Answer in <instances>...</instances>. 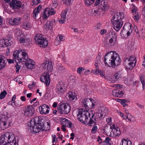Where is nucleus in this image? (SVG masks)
I'll use <instances>...</instances> for the list:
<instances>
[{
    "label": "nucleus",
    "instance_id": "nucleus-1",
    "mask_svg": "<svg viewBox=\"0 0 145 145\" xmlns=\"http://www.w3.org/2000/svg\"><path fill=\"white\" fill-rule=\"evenodd\" d=\"M77 116L79 121L89 126H92L96 123L95 118H94V115H93L91 118L89 117V119H88L89 117L79 114H77Z\"/></svg>",
    "mask_w": 145,
    "mask_h": 145
},
{
    "label": "nucleus",
    "instance_id": "nucleus-2",
    "mask_svg": "<svg viewBox=\"0 0 145 145\" xmlns=\"http://www.w3.org/2000/svg\"><path fill=\"white\" fill-rule=\"evenodd\" d=\"M13 56L14 60H15L16 61V59H17L19 62H23L25 61V58H28L27 53L24 50L15 51L14 52Z\"/></svg>",
    "mask_w": 145,
    "mask_h": 145
},
{
    "label": "nucleus",
    "instance_id": "nucleus-3",
    "mask_svg": "<svg viewBox=\"0 0 145 145\" xmlns=\"http://www.w3.org/2000/svg\"><path fill=\"white\" fill-rule=\"evenodd\" d=\"M40 120L38 117L35 118L30 121V130L31 132H34L35 133H39L40 129L39 126H37V124Z\"/></svg>",
    "mask_w": 145,
    "mask_h": 145
},
{
    "label": "nucleus",
    "instance_id": "nucleus-4",
    "mask_svg": "<svg viewBox=\"0 0 145 145\" xmlns=\"http://www.w3.org/2000/svg\"><path fill=\"white\" fill-rule=\"evenodd\" d=\"M114 52L110 51L105 55L104 60L106 65L109 67L112 66L115 56Z\"/></svg>",
    "mask_w": 145,
    "mask_h": 145
},
{
    "label": "nucleus",
    "instance_id": "nucleus-5",
    "mask_svg": "<svg viewBox=\"0 0 145 145\" xmlns=\"http://www.w3.org/2000/svg\"><path fill=\"white\" fill-rule=\"evenodd\" d=\"M35 40L37 44L39 45L40 47L43 48L46 47L48 44L47 41L42 37V35L40 34L36 35L35 37Z\"/></svg>",
    "mask_w": 145,
    "mask_h": 145
},
{
    "label": "nucleus",
    "instance_id": "nucleus-6",
    "mask_svg": "<svg viewBox=\"0 0 145 145\" xmlns=\"http://www.w3.org/2000/svg\"><path fill=\"white\" fill-rule=\"evenodd\" d=\"M11 138V136L8 133H6L4 135H1L0 139V144L1 145H7L10 143L13 139H15L14 137Z\"/></svg>",
    "mask_w": 145,
    "mask_h": 145
},
{
    "label": "nucleus",
    "instance_id": "nucleus-7",
    "mask_svg": "<svg viewBox=\"0 0 145 145\" xmlns=\"http://www.w3.org/2000/svg\"><path fill=\"white\" fill-rule=\"evenodd\" d=\"M82 103L83 106L85 107H93L96 104L95 101L92 98L85 99L82 100Z\"/></svg>",
    "mask_w": 145,
    "mask_h": 145
},
{
    "label": "nucleus",
    "instance_id": "nucleus-8",
    "mask_svg": "<svg viewBox=\"0 0 145 145\" xmlns=\"http://www.w3.org/2000/svg\"><path fill=\"white\" fill-rule=\"evenodd\" d=\"M24 115L26 116L31 117L34 114L35 110L32 106H27L23 110Z\"/></svg>",
    "mask_w": 145,
    "mask_h": 145
},
{
    "label": "nucleus",
    "instance_id": "nucleus-9",
    "mask_svg": "<svg viewBox=\"0 0 145 145\" xmlns=\"http://www.w3.org/2000/svg\"><path fill=\"white\" fill-rule=\"evenodd\" d=\"M43 75L40 78V81L44 83L48 86L50 83V79L49 74L48 72H44Z\"/></svg>",
    "mask_w": 145,
    "mask_h": 145
},
{
    "label": "nucleus",
    "instance_id": "nucleus-10",
    "mask_svg": "<svg viewBox=\"0 0 145 145\" xmlns=\"http://www.w3.org/2000/svg\"><path fill=\"white\" fill-rule=\"evenodd\" d=\"M41 67L45 71L49 72H51L53 69L52 63L51 62L46 61V62H44L41 64Z\"/></svg>",
    "mask_w": 145,
    "mask_h": 145
},
{
    "label": "nucleus",
    "instance_id": "nucleus-11",
    "mask_svg": "<svg viewBox=\"0 0 145 145\" xmlns=\"http://www.w3.org/2000/svg\"><path fill=\"white\" fill-rule=\"evenodd\" d=\"M61 108V110L59 111L60 114H67L69 112L71 109V107L68 103H62Z\"/></svg>",
    "mask_w": 145,
    "mask_h": 145
},
{
    "label": "nucleus",
    "instance_id": "nucleus-12",
    "mask_svg": "<svg viewBox=\"0 0 145 145\" xmlns=\"http://www.w3.org/2000/svg\"><path fill=\"white\" fill-rule=\"evenodd\" d=\"M22 4L20 1L12 0L11 2L10 3V5L13 9H19L21 7Z\"/></svg>",
    "mask_w": 145,
    "mask_h": 145
},
{
    "label": "nucleus",
    "instance_id": "nucleus-13",
    "mask_svg": "<svg viewBox=\"0 0 145 145\" xmlns=\"http://www.w3.org/2000/svg\"><path fill=\"white\" fill-rule=\"evenodd\" d=\"M13 44V41L10 39H6L5 40H2L0 42V46L2 47H5L11 46Z\"/></svg>",
    "mask_w": 145,
    "mask_h": 145
},
{
    "label": "nucleus",
    "instance_id": "nucleus-14",
    "mask_svg": "<svg viewBox=\"0 0 145 145\" xmlns=\"http://www.w3.org/2000/svg\"><path fill=\"white\" fill-rule=\"evenodd\" d=\"M50 109L49 106L44 104L39 107L40 113L42 114H46L48 113Z\"/></svg>",
    "mask_w": 145,
    "mask_h": 145
},
{
    "label": "nucleus",
    "instance_id": "nucleus-15",
    "mask_svg": "<svg viewBox=\"0 0 145 145\" xmlns=\"http://www.w3.org/2000/svg\"><path fill=\"white\" fill-rule=\"evenodd\" d=\"M114 60L113 63H112V66L113 67H114L115 66H118L120 64V63L121 62V59L119 57L118 55L115 52H114Z\"/></svg>",
    "mask_w": 145,
    "mask_h": 145
},
{
    "label": "nucleus",
    "instance_id": "nucleus-16",
    "mask_svg": "<svg viewBox=\"0 0 145 145\" xmlns=\"http://www.w3.org/2000/svg\"><path fill=\"white\" fill-rule=\"evenodd\" d=\"M111 36H110V39H108L109 40V47L113 45L116 40L117 37L114 32H111Z\"/></svg>",
    "mask_w": 145,
    "mask_h": 145
},
{
    "label": "nucleus",
    "instance_id": "nucleus-17",
    "mask_svg": "<svg viewBox=\"0 0 145 145\" xmlns=\"http://www.w3.org/2000/svg\"><path fill=\"white\" fill-rule=\"evenodd\" d=\"M123 64L126 68L129 69H132L136 65L135 63L133 62H130L128 60L126 59L124 61Z\"/></svg>",
    "mask_w": 145,
    "mask_h": 145
},
{
    "label": "nucleus",
    "instance_id": "nucleus-18",
    "mask_svg": "<svg viewBox=\"0 0 145 145\" xmlns=\"http://www.w3.org/2000/svg\"><path fill=\"white\" fill-rule=\"evenodd\" d=\"M107 111L106 110H105L104 111H102L101 113L98 112L95 113V114H94L95 115L94 118H95L96 120V119L99 120H101L102 117H104L107 115Z\"/></svg>",
    "mask_w": 145,
    "mask_h": 145
},
{
    "label": "nucleus",
    "instance_id": "nucleus-19",
    "mask_svg": "<svg viewBox=\"0 0 145 145\" xmlns=\"http://www.w3.org/2000/svg\"><path fill=\"white\" fill-rule=\"evenodd\" d=\"M7 63V59L5 57L0 55V70L5 67Z\"/></svg>",
    "mask_w": 145,
    "mask_h": 145
},
{
    "label": "nucleus",
    "instance_id": "nucleus-20",
    "mask_svg": "<svg viewBox=\"0 0 145 145\" xmlns=\"http://www.w3.org/2000/svg\"><path fill=\"white\" fill-rule=\"evenodd\" d=\"M123 24V22L120 20L113 24L114 29L117 31H118L121 27Z\"/></svg>",
    "mask_w": 145,
    "mask_h": 145
},
{
    "label": "nucleus",
    "instance_id": "nucleus-21",
    "mask_svg": "<svg viewBox=\"0 0 145 145\" xmlns=\"http://www.w3.org/2000/svg\"><path fill=\"white\" fill-rule=\"evenodd\" d=\"M47 11H48V14L50 15H53L55 13V12L54 11V9L52 8L50 9V8H46L43 12V15L42 17L44 19H46L48 18L47 15L45 14L46 12H47Z\"/></svg>",
    "mask_w": 145,
    "mask_h": 145
},
{
    "label": "nucleus",
    "instance_id": "nucleus-22",
    "mask_svg": "<svg viewBox=\"0 0 145 145\" xmlns=\"http://www.w3.org/2000/svg\"><path fill=\"white\" fill-rule=\"evenodd\" d=\"M21 19L20 17L15 18L13 19H10L9 22L10 24L12 25H17L19 24Z\"/></svg>",
    "mask_w": 145,
    "mask_h": 145
},
{
    "label": "nucleus",
    "instance_id": "nucleus-23",
    "mask_svg": "<svg viewBox=\"0 0 145 145\" xmlns=\"http://www.w3.org/2000/svg\"><path fill=\"white\" fill-rule=\"evenodd\" d=\"M118 13H117L115 14L112 18L111 21L112 24L116 22L120 21L124 18L123 16L121 18H120L119 16L118 17Z\"/></svg>",
    "mask_w": 145,
    "mask_h": 145
},
{
    "label": "nucleus",
    "instance_id": "nucleus-24",
    "mask_svg": "<svg viewBox=\"0 0 145 145\" xmlns=\"http://www.w3.org/2000/svg\"><path fill=\"white\" fill-rule=\"evenodd\" d=\"M66 89L63 86V85L61 84L59 82L57 86L56 91L59 93H63L65 91Z\"/></svg>",
    "mask_w": 145,
    "mask_h": 145
},
{
    "label": "nucleus",
    "instance_id": "nucleus-25",
    "mask_svg": "<svg viewBox=\"0 0 145 145\" xmlns=\"http://www.w3.org/2000/svg\"><path fill=\"white\" fill-rule=\"evenodd\" d=\"M67 12V11L66 10H65L63 12L61 13V18L60 20H59V22L60 24H64L65 22V19Z\"/></svg>",
    "mask_w": 145,
    "mask_h": 145
},
{
    "label": "nucleus",
    "instance_id": "nucleus-26",
    "mask_svg": "<svg viewBox=\"0 0 145 145\" xmlns=\"http://www.w3.org/2000/svg\"><path fill=\"white\" fill-rule=\"evenodd\" d=\"M56 21L55 20H53L52 19L50 20L49 21H48L44 26L45 28L46 29H49L50 27L55 24Z\"/></svg>",
    "mask_w": 145,
    "mask_h": 145
},
{
    "label": "nucleus",
    "instance_id": "nucleus-27",
    "mask_svg": "<svg viewBox=\"0 0 145 145\" xmlns=\"http://www.w3.org/2000/svg\"><path fill=\"white\" fill-rule=\"evenodd\" d=\"M78 114H81L82 115L87 116L89 117L90 114L87 111V110H85V109L83 108H81L79 110Z\"/></svg>",
    "mask_w": 145,
    "mask_h": 145
},
{
    "label": "nucleus",
    "instance_id": "nucleus-28",
    "mask_svg": "<svg viewBox=\"0 0 145 145\" xmlns=\"http://www.w3.org/2000/svg\"><path fill=\"white\" fill-rule=\"evenodd\" d=\"M112 94L113 95L116 97H121L123 95V91H118L116 89L112 91Z\"/></svg>",
    "mask_w": 145,
    "mask_h": 145
},
{
    "label": "nucleus",
    "instance_id": "nucleus-29",
    "mask_svg": "<svg viewBox=\"0 0 145 145\" xmlns=\"http://www.w3.org/2000/svg\"><path fill=\"white\" fill-rule=\"evenodd\" d=\"M41 5H39L37 7L35 8V9L33 11V17L35 18H36L37 16V15L40 10V9L41 8Z\"/></svg>",
    "mask_w": 145,
    "mask_h": 145
},
{
    "label": "nucleus",
    "instance_id": "nucleus-30",
    "mask_svg": "<svg viewBox=\"0 0 145 145\" xmlns=\"http://www.w3.org/2000/svg\"><path fill=\"white\" fill-rule=\"evenodd\" d=\"M8 127V125H7V122L5 121H3L0 120V129L4 130L5 129Z\"/></svg>",
    "mask_w": 145,
    "mask_h": 145
},
{
    "label": "nucleus",
    "instance_id": "nucleus-31",
    "mask_svg": "<svg viewBox=\"0 0 145 145\" xmlns=\"http://www.w3.org/2000/svg\"><path fill=\"white\" fill-rule=\"evenodd\" d=\"M37 125V126H39L40 130L42 129L44 131H47V129H46L45 126L42 120H40Z\"/></svg>",
    "mask_w": 145,
    "mask_h": 145
},
{
    "label": "nucleus",
    "instance_id": "nucleus-32",
    "mask_svg": "<svg viewBox=\"0 0 145 145\" xmlns=\"http://www.w3.org/2000/svg\"><path fill=\"white\" fill-rule=\"evenodd\" d=\"M131 25L129 23H127L125 24L123 26V29H124L126 31H131Z\"/></svg>",
    "mask_w": 145,
    "mask_h": 145
},
{
    "label": "nucleus",
    "instance_id": "nucleus-33",
    "mask_svg": "<svg viewBox=\"0 0 145 145\" xmlns=\"http://www.w3.org/2000/svg\"><path fill=\"white\" fill-rule=\"evenodd\" d=\"M121 76V74L120 72H118L115 73L112 76V79L114 81H116L118 79H119Z\"/></svg>",
    "mask_w": 145,
    "mask_h": 145
},
{
    "label": "nucleus",
    "instance_id": "nucleus-34",
    "mask_svg": "<svg viewBox=\"0 0 145 145\" xmlns=\"http://www.w3.org/2000/svg\"><path fill=\"white\" fill-rule=\"evenodd\" d=\"M23 27L25 29H28L31 27L32 25L30 23L27 22L23 23Z\"/></svg>",
    "mask_w": 145,
    "mask_h": 145
},
{
    "label": "nucleus",
    "instance_id": "nucleus-35",
    "mask_svg": "<svg viewBox=\"0 0 145 145\" xmlns=\"http://www.w3.org/2000/svg\"><path fill=\"white\" fill-rule=\"evenodd\" d=\"M127 140H127H122L121 145H132L131 142L129 140Z\"/></svg>",
    "mask_w": 145,
    "mask_h": 145
},
{
    "label": "nucleus",
    "instance_id": "nucleus-36",
    "mask_svg": "<svg viewBox=\"0 0 145 145\" xmlns=\"http://www.w3.org/2000/svg\"><path fill=\"white\" fill-rule=\"evenodd\" d=\"M101 3L102 5L103 3L104 4L103 6V7L104 10L105 11H107L108 10L110 7L108 6L107 5L106 2L104 1H101Z\"/></svg>",
    "mask_w": 145,
    "mask_h": 145
},
{
    "label": "nucleus",
    "instance_id": "nucleus-37",
    "mask_svg": "<svg viewBox=\"0 0 145 145\" xmlns=\"http://www.w3.org/2000/svg\"><path fill=\"white\" fill-rule=\"evenodd\" d=\"M111 138H110L108 137H106L105 140L103 142L106 143V145H110L111 142Z\"/></svg>",
    "mask_w": 145,
    "mask_h": 145
},
{
    "label": "nucleus",
    "instance_id": "nucleus-38",
    "mask_svg": "<svg viewBox=\"0 0 145 145\" xmlns=\"http://www.w3.org/2000/svg\"><path fill=\"white\" fill-rule=\"evenodd\" d=\"M62 121L61 122V123L62 124L65 125V126L66 127L68 126L67 123L69 121L68 120L65 118H63L62 120Z\"/></svg>",
    "mask_w": 145,
    "mask_h": 145
},
{
    "label": "nucleus",
    "instance_id": "nucleus-39",
    "mask_svg": "<svg viewBox=\"0 0 145 145\" xmlns=\"http://www.w3.org/2000/svg\"><path fill=\"white\" fill-rule=\"evenodd\" d=\"M74 93H73V92L71 91H69L68 93V96L70 99H71L72 100L75 99V96L74 95Z\"/></svg>",
    "mask_w": 145,
    "mask_h": 145
},
{
    "label": "nucleus",
    "instance_id": "nucleus-40",
    "mask_svg": "<svg viewBox=\"0 0 145 145\" xmlns=\"http://www.w3.org/2000/svg\"><path fill=\"white\" fill-rule=\"evenodd\" d=\"M135 57L130 56L129 58H127L125 59L128 60V61H129L130 62H133L136 64V60H135Z\"/></svg>",
    "mask_w": 145,
    "mask_h": 145
},
{
    "label": "nucleus",
    "instance_id": "nucleus-41",
    "mask_svg": "<svg viewBox=\"0 0 145 145\" xmlns=\"http://www.w3.org/2000/svg\"><path fill=\"white\" fill-rule=\"evenodd\" d=\"M74 0H63V3L67 5H71Z\"/></svg>",
    "mask_w": 145,
    "mask_h": 145
},
{
    "label": "nucleus",
    "instance_id": "nucleus-42",
    "mask_svg": "<svg viewBox=\"0 0 145 145\" xmlns=\"http://www.w3.org/2000/svg\"><path fill=\"white\" fill-rule=\"evenodd\" d=\"M95 0H85L86 4L88 5L93 4Z\"/></svg>",
    "mask_w": 145,
    "mask_h": 145
},
{
    "label": "nucleus",
    "instance_id": "nucleus-43",
    "mask_svg": "<svg viewBox=\"0 0 145 145\" xmlns=\"http://www.w3.org/2000/svg\"><path fill=\"white\" fill-rule=\"evenodd\" d=\"M33 60L29 59L28 56V58L26 57L25 58V61H24L23 62H25V63H28V64H31L33 63Z\"/></svg>",
    "mask_w": 145,
    "mask_h": 145
},
{
    "label": "nucleus",
    "instance_id": "nucleus-44",
    "mask_svg": "<svg viewBox=\"0 0 145 145\" xmlns=\"http://www.w3.org/2000/svg\"><path fill=\"white\" fill-rule=\"evenodd\" d=\"M97 123V120H96V123L93 126L91 132L92 133H95L97 131V127L95 125Z\"/></svg>",
    "mask_w": 145,
    "mask_h": 145
},
{
    "label": "nucleus",
    "instance_id": "nucleus-45",
    "mask_svg": "<svg viewBox=\"0 0 145 145\" xmlns=\"http://www.w3.org/2000/svg\"><path fill=\"white\" fill-rule=\"evenodd\" d=\"M18 141H17V142L16 143V140L15 139H13L12 141L10 143H8L7 145H18Z\"/></svg>",
    "mask_w": 145,
    "mask_h": 145
},
{
    "label": "nucleus",
    "instance_id": "nucleus-46",
    "mask_svg": "<svg viewBox=\"0 0 145 145\" xmlns=\"http://www.w3.org/2000/svg\"><path fill=\"white\" fill-rule=\"evenodd\" d=\"M7 94V92L6 91H4L1 92L0 95V99H2L4 98L5 96Z\"/></svg>",
    "mask_w": 145,
    "mask_h": 145
},
{
    "label": "nucleus",
    "instance_id": "nucleus-47",
    "mask_svg": "<svg viewBox=\"0 0 145 145\" xmlns=\"http://www.w3.org/2000/svg\"><path fill=\"white\" fill-rule=\"evenodd\" d=\"M25 65L28 69H33L34 64L33 63L31 64L25 63Z\"/></svg>",
    "mask_w": 145,
    "mask_h": 145
},
{
    "label": "nucleus",
    "instance_id": "nucleus-48",
    "mask_svg": "<svg viewBox=\"0 0 145 145\" xmlns=\"http://www.w3.org/2000/svg\"><path fill=\"white\" fill-rule=\"evenodd\" d=\"M139 36L144 37H145V31L144 30H142L140 32V34Z\"/></svg>",
    "mask_w": 145,
    "mask_h": 145
},
{
    "label": "nucleus",
    "instance_id": "nucleus-49",
    "mask_svg": "<svg viewBox=\"0 0 145 145\" xmlns=\"http://www.w3.org/2000/svg\"><path fill=\"white\" fill-rule=\"evenodd\" d=\"M15 35L17 36H20L21 34V31L20 30H16L15 31Z\"/></svg>",
    "mask_w": 145,
    "mask_h": 145
},
{
    "label": "nucleus",
    "instance_id": "nucleus-50",
    "mask_svg": "<svg viewBox=\"0 0 145 145\" xmlns=\"http://www.w3.org/2000/svg\"><path fill=\"white\" fill-rule=\"evenodd\" d=\"M139 14L138 13L137 14H136V15L134 16H133V18L135 21H138L139 18Z\"/></svg>",
    "mask_w": 145,
    "mask_h": 145
},
{
    "label": "nucleus",
    "instance_id": "nucleus-51",
    "mask_svg": "<svg viewBox=\"0 0 145 145\" xmlns=\"http://www.w3.org/2000/svg\"><path fill=\"white\" fill-rule=\"evenodd\" d=\"M122 85L121 84H116L113 85V87L114 88H122Z\"/></svg>",
    "mask_w": 145,
    "mask_h": 145
},
{
    "label": "nucleus",
    "instance_id": "nucleus-52",
    "mask_svg": "<svg viewBox=\"0 0 145 145\" xmlns=\"http://www.w3.org/2000/svg\"><path fill=\"white\" fill-rule=\"evenodd\" d=\"M16 62L17 63L16 64V65L15 67L16 68V72H18L20 68V66L19 65L18 63V62L16 61Z\"/></svg>",
    "mask_w": 145,
    "mask_h": 145
},
{
    "label": "nucleus",
    "instance_id": "nucleus-53",
    "mask_svg": "<svg viewBox=\"0 0 145 145\" xmlns=\"http://www.w3.org/2000/svg\"><path fill=\"white\" fill-rule=\"evenodd\" d=\"M25 38L24 37H21L20 38L19 41L20 43H25Z\"/></svg>",
    "mask_w": 145,
    "mask_h": 145
},
{
    "label": "nucleus",
    "instance_id": "nucleus-54",
    "mask_svg": "<svg viewBox=\"0 0 145 145\" xmlns=\"http://www.w3.org/2000/svg\"><path fill=\"white\" fill-rule=\"evenodd\" d=\"M83 68L82 67H80L77 69V71L78 74H80L81 73L82 70L83 69Z\"/></svg>",
    "mask_w": 145,
    "mask_h": 145
},
{
    "label": "nucleus",
    "instance_id": "nucleus-55",
    "mask_svg": "<svg viewBox=\"0 0 145 145\" xmlns=\"http://www.w3.org/2000/svg\"><path fill=\"white\" fill-rule=\"evenodd\" d=\"M99 70L98 69H96L95 70H93L92 71L93 73H94L95 74H97L99 73Z\"/></svg>",
    "mask_w": 145,
    "mask_h": 145
},
{
    "label": "nucleus",
    "instance_id": "nucleus-56",
    "mask_svg": "<svg viewBox=\"0 0 145 145\" xmlns=\"http://www.w3.org/2000/svg\"><path fill=\"white\" fill-rule=\"evenodd\" d=\"M118 14V16H119L120 18H122L123 16L124 17V14L122 12H119V13Z\"/></svg>",
    "mask_w": 145,
    "mask_h": 145
},
{
    "label": "nucleus",
    "instance_id": "nucleus-57",
    "mask_svg": "<svg viewBox=\"0 0 145 145\" xmlns=\"http://www.w3.org/2000/svg\"><path fill=\"white\" fill-rule=\"evenodd\" d=\"M68 123V126H66L67 127H69L70 128H72V123L71 122L69 121Z\"/></svg>",
    "mask_w": 145,
    "mask_h": 145
},
{
    "label": "nucleus",
    "instance_id": "nucleus-58",
    "mask_svg": "<svg viewBox=\"0 0 145 145\" xmlns=\"http://www.w3.org/2000/svg\"><path fill=\"white\" fill-rule=\"evenodd\" d=\"M127 31H126L124 29H123L122 30L121 34L123 35H125L126 34Z\"/></svg>",
    "mask_w": 145,
    "mask_h": 145
},
{
    "label": "nucleus",
    "instance_id": "nucleus-59",
    "mask_svg": "<svg viewBox=\"0 0 145 145\" xmlns=\"http://www.w3.org/2000/svg\"><path fill=\"white\" fill-rule=\"evenodd\" d=\"M108 39H107L105 41L104 43L106 45L105 46H107L109 47V43L108 42Z\"/></svg>",
    "mask_w": 145,
    "mask_h": 145
},
{
    "label": "nucleus",
    "instance_id": "nucleus-60",
    "mask_svg": "<svg viewBox=\"0 0 145 145\" xmlns=\"http://www.w3.org/2000/svg\"><path fill=\"white\" fill-rule=\"evenodd\" d=\"M140 80L141 83L144 81L143 75H141L140 77Z\"/></svg>",
    "mask_w": 145,
    "mask_h": 145
},
{
    "label": "nucleus",
    "instance_id": "nucleus-61",
    "mask_svg": "<svg viewBox=\"0 0 145 145\" xmlns=\"http://www.w3.org/2000/svg\"><path fill=\"white\" fill-rule=\"evenodd\" d=\"M128 102H129V101L125 99H122L121 101V103H126Z\"/></svg>",
    "mask_w": 145,
    "mask_h": 145
},
{
    "label": "nucleus",
    "instance_id": "nucleus-62",
    "mask_svg": "<svg viewBox=\"0 0 145 145\" xmlns=\"http://www.w3.org/2000/svg\"><path fill=\"white\" fill-rule=\"evenodd\" d=\"M120 116L122 117L124 119H126L128 118V116H124L123 113H121L120 112Z\"/></svg>",
    "mask_w": 145,
    "mask_h": 145
},
{
    "label": "nucleus",
    "instance_id": "nucleus-63",
    "mask_svg": "<svg viewBox=\"0 0 145 145\" xmlns=\"http://www.w3.org/2000/svg\"><path fill=\"white\" fill-rule=\"evenodd\" d=\"M99 73L100 74L101 76H104L105 74L104 73L103 71L101 70H99Z\"/></svg>",
    "mask_w": 145,
    "mask_h": 145
},
{
    "label": "nucleus",
    "instance_id": "nucleus-64",
    "mask_svg": "<svg viewBox=\"0 0 145 145\" xmlns=\"http://www.w3.org/2000/svg\"><path fill=\"white\" fill-rule=\"evenodd\" d=\"M94 10L93 9H92L89 11V13L91 15H93L94 14Z\"/></svg>",
    "mask_w": 145,
    "mask_h": 145
}]
</instances>
